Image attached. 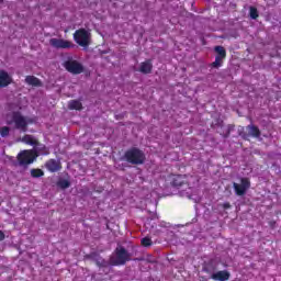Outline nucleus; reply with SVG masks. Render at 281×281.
<instances>
[{"instance_id": "nucleus-11", "label": "nucleus", "mask_w": 281, "mask_h": 281, "mask_svg": "<svg viewBox=\"0 0 281 281\" xmlns=\"http://www.w3.org/2000/svg\"><path fill=\"white\" fill-rule=\"evenodd\" d=\"M217 266H216V261H214V259H210L209 261H205L202 266V271L204 273H209L212 276V273H216Z\"/></svg>"}, {"instance_id": "nucleus-3", "label": "nucleus", "mask_w": 281, "mask_h": 281, "mask_svg": "<svg viewBox=\"0 0 281 281\" xmlns=\"http://www.w3.org/2000/svg\"><path fill=\"white\" fill-rule=\"evenodd\" d=\"M7 124H9V126L14 124L18 131H21L22 133H27V120L25 119V116L21 115V112L19 111L12 112L11 120H9Z\"/></svg>"}, {"instance_id": "nucleus-30", "label": "nucleus", "mask_w": 281, "mask_h": 281, "mask_svg": "<svg viewBox=\"0 0 281 281\" xmlns=\"http://www.w3.org/2000/svg\"><path fill=\"white\" fill-rule=\"evenodd\" d=\"M269 226L271 227V229H276V221H270Z\"/></svg>"}, {"instance_id": "nucleus-18", "label": "nucleus", "mask_w": 281, "mask_h": 281, "mask_svg": "<svg viewBox=\"0 0 281 281\" xmlns=\"http://www.w3.org/2000/svg\"><path fill=\"white\" fill-rule=\"evenodd\" d=\"M68 109H70V111H82V102L79 100H71L68 103Z\"/></svg>"}, {"instance_id": "nucleus-23", "label": "nucleus", "mask_w": 281, "mask_h": 281, "mask_svg": "<svg viewBox=\"0 0 281 281\" xmlns=\"http://www.w3.org/2000/svg\"><path fill=\"white\" fill-rule=\"evenodd\" d=\"M140 245L143 247H150L153 245V239H150V237H144L142 240H140Z\"/></svg>"}, {"instance_id": "nucleus-24", "label": "nucleus", "mask_w": 281, "mask_h": 281, "mask_svg": "<svg viewBox=\"0 0 281 281\" xmlns=\"http://www.w3.org/2000/svg\"><path fill=\"white\" fill-rule=\"evenodd\" d=\"M0 135L1 137H8V135H10V127L8 126L0 127Z\"/></svg>"}, {"instance_id": "nucleus-6", "label": "nucleus", "mask_w": 281, "mask_h": 281, "mask_svg": "<svg viewBox=\"0 0 281 281\" xmlns=\"http://www.w3.org/2000/svg\"><path fill=\"white\" fill-rule=\"evenodd\" d=\"M36 157H38L36 150L25 149L19 153L18 161L20 166H30V164H34Z\"/></svg>"}, {"instance_id": "nucleus-16", "label": "nucleus", "mask_w": 281, "mask_h": 281, "mask_svg": "<svg viewBox=\"0 0 281 281\" xmlns=\"http://www.w3.org/2000/svg\"><path fill=\"white\" fill-rule=\"evenodd\" d=\"M21 142H23L24 144H27L29 146H38L40 143L36 138H34V136L30 135V134H25L22 138Z\"/></svg>"}, {"instance_id": "nucleus-27", "label": "nucleus", "mask_w": 281, "mask_h": 281, "mask_svg": "<svg viewBox=\"0 0 281 281\" xmlns=\"http://www.w3.org/2000/svg\"><path fill=\"white\" fill-rule=\"evenodd\" d=\"M40 153L42 155H49V149L45 145H42V148L40 149Z\"/></svg>"}, {"instance_id": "nucleus-19", "label": "nucleus", "mask_w": 281, "mask_h": 281, "mask_svg": "<svg viewBox=\"0 0 281 281\" xmlns=\"http://www.w3.org/2000/svg\"><path fill=\"white\" fill-rule=\"evenodd\" d=\"M214 52L216 53L217 58H227V50L223 46H215Z\"/></svg>"}, {"instance_id": "nucleus-13", "label": "nucleus", "mask_w": 281, "mask_h": 281, "mask_svg": "<svg viewBox=\"0 0 281 281\" xmlns=\"http://www.w3.org/2000/svg\"><path fill=\"white\" fill-rule=\"evenodd\" d=\"M12 85V77L5 70H0V87L5 88Z\"/></svg>"}, {"instance_id": "nucleus-9", "label": "nucleus", "mask_w": 281, "mask_h": 281, "mask_svg": "<svg viewBox=\"0 0 281 281\" xmlns=\"http://www.w3.org/2000/svg\"><path fill=\"white\" fill-rule=\"evenodd\" d=\"M186 183H188V175H176L172 177V188H181V186H186Z\"/></svg>"}, {"instance_id": "nucleus-5", "label": "nucleus", "mask_w": 281, "mask_h": 281, "mask_svg": "<svg viewBox=\"0 0 281 281\" xmlns=\"http://www.w3.org/2000/svg\"><path fill=\"white\" fill-rule=\"evenodd\" d=\"M64 68L68 74H72V76H80V74H85V66L74 58H68L64 61Z\"/></svg>"}, {"instance_id": "nucleus-31", "label": "nucleus", "mask_w": 281, "mask_h": 281, "mask_svg": "<svg viewBox=\"0 0 281 281\" xmlns=\"http://www.w3.org/2000/svg\"><path fill=\"white\" fill-rule=\"evenodd\" d=\"M5 240V234L0 229V241Z\"/></svg>"}, {"instance_id": "nucleus-29", "label": "nucleus", "mask_w": 281, "mask_h": 281, "mask_svg": "<svg viewBox=\"0 0 281 281\" xmlns=\"http://www.w3.org/2000/svg\"><path fill=\"white\" fill-rule=\"evenodd\" d=\"M222 207H223L224 210H229V207H232V204H229V202H225V203L222 205Z\"/></svg>"}, {"instance_id": "nucleus-21", "label": "nucleus", "mask_w": 281, "mask_h": 281, "mask_svg": "<svg viewBox=\"0 0 281 281\" xmlns=\"http://www.w3.org/2000/svg\"><path fill=\"white\" fill-rule=\"evenodd\" d=\"M44 176L45 172L42 169H31V177H33V179H38Z\"/></svg>"}, {"instance_id": "nucleus-25", "label": "nucleus", "mask_w": 281, "mask_h": 281, "mask_svg": "<svg viewBox=\"0 0 281 281\" xmlns=\"http://www.w3.org/2000/svg\"><path fill=\"white\" fill-rule=\"evenodd\" d=\"M109 265H111L110 261H106L104 259L97 260V267H109Z\"/></svg>"}, {"instance_id": "nucleus-12", "label": "nucleus", "mask_w": 281, "mask_h": 281, "mask_svg": "<svg viewBox=\"0 0 281 281\" xmlns=\"http://www.w3.org/2000/svg\"><path fill=\"white\" fill-rule=\"evenodd\" d=\"M45 168L49 172H58V170H60L63 168V166L60 165V162L58 160L49 159V160L46 161Z\"/></svg>"}, {"instance_id": "nucleus-2", "label": "nucleus", "mask_w": 281, "mask_h": 281, "mask_svg": "<svg viewBox=\"0 0 281 281\" xmlns=\"http://www.w3.org/2000/svg\"><path fill=\"white\" fill-rule=\"evenodd\" d=\"M127 262H131V252H128V250L122 246L116 247L114 255L110 257L111 267H122Z\"/></svg>"}, {"instance_id": "nucleus-10", "label": "nucleus", "mask_w": 281, "mask_h": 281, "mask_svg": "<svg viewBox=\"0 0 281 281\" xmlns=\"http://www.w3.org/2000/svg\"><path fill=\"white\" fill-rule=\"evenodd\" d=\"M231 277H232V274L229 273V271L220 270V271L211 274V280L227 281V280H229Z\"/></svg>"}, {"instance_id": "nucleus-22", "label": "nucleus", "mask_w": 281, "mask_h": 281, "mask_svg": "<svg viewBox=\"0 0 281 281\" xmlns=\"http://www.w3.org/2000/svg\"><path fill=\"white\" fill-rule=\"evenodd\" d=\"M249 15H250V19H258L259 14H258V9L256 7H250L249 9Z\"/></svg>"}, {"instance_id": "nucleus-32", "label": "nucleus", "mask_w": 281, "mask_h": 281, "mask_svg": "<svg viewBox=\"0 0 281 281\" xmlns=\"http://www.w3.org/2000/svg\"><path fill=\"white\" fill-rule=\"evenodd\" d=\"M200 281H207V278H205V277H200Z\"/></svg>"}, {"instance_id": "nucleus-7", "label": "nucleus", "mask_w": 281, "mask_h": 281, "mask_svg": "<svg viewBox=\"0 0 281 281\" xmlns=\"http://www.w3.org/2000/svg\"><path fill=\"white\" fill-rule=\"evenodd\" d=\"M233 188L237 196H245L247 190L251 188V181L249 178H240V183L234 182Z\"/></svg>"}, {"instance_id": "nucleus-1", "label": "nucleus", "mask_w": 281, "mask_h": 281, "mask_svg": "<svg viewBox=\"0 0 281 281\" xmlns=\"http://www.w3.org/2000/svg\"><path fill=\"white\" fill-rule=\"evenodd\" d=\"M122 160L132 164V166H142L146 161V154L137 147H132L124 153Z\"/></svg>"}, {"instance_id": "nucleus-33", "label": "nucleus", "mask_w": 281, "mask_h": 281, "mask_svg": "<svg viewBox=\"0 0 281 281\" xmlns=\"http://www.w3.org/2000/svg\"><path fill=\"white\" fill-rule=\"evenodd\" d=\"M0 3H3V0H0Z\"/></svg>"}, {"instance_id": "nucleus-4", "label": "nucleus", "mask_w": 281, "mask_h": 281, "mask_svg": "<svg viewBox=\"0 0 281 281\" xmlns=\"http://www.w3.org/2000/svg\"><path fill=\"white\" fill-rule=\"evenodd\" d=\"M74 41L80 47H89L91 45V32L87 29H78L74 33Z\"/></svg>"}, {"instance_id": "nucleus-26", "label": "nucleus", "mask_w": 281, "mask_h": 281, "mask_svg": "<svg viewBox=\"0 0 281 281\" xmlns=\"http://www.w3.org/2000/svg\"><path fill=\"white\" fill-rule=\"evenodd\" d=\"M59 186L63 188V190H67L71 183L68 180H61L59 181Z\"/></svg>"}, {"instance_id": "nucleus-15", "label": "nucleus", "mask_w": 281, "mask_h": 281, "mask_svg": "<svg viewBox=\"0 0 281 281\" xmlns=\"http://www.w3.org/2000/svg\"><path fill=\"white\" fill-rule=\"evenodd\" d=\"M25 82L31 87H43V81H41V79L36 78L35 76H26Z\"/></svg>"}, {"instance_id": "nucleus-17", "label": "nucleus", "mask_w": 281, "mask_h": 281, "mask_svg": "<svg viewBox=\"0 0 281 281\" xmlns=\"http://www.w3.org/2000/svg\"><path fill=\"white\" fill-rule=\"evenodd\" d=\"M247 131L251 137L258 138L261 135L260 128L254 124L247 125Z\"/></svg>"}, {"instance_id": "nucleus-8", "label": "nucleus", "mask_w": 281, "mask_h": 281, "mask_svg": "<svg viewBox=\"0 0 281 281\" xmlns=\"http://www.w3.org/2000/svg\"><path fill=\"white\" fill-rule=\"evenodd\" d=\"M49 44L56 49H74L76 47L71 41L63 38H50Z\"/></svg>"}, {"instance_id": "nucleus-20", "label": "nucleus", "mask_w": 281, "mask_h": 281, "mask_svg": "<svg viewBox=\"0 0 281 281\" xmlns=\"http://www.w3.org/2000/svg\"><path fill=\"white\" fill-rule=\"evenodd\" d=\"M223 60H225V57H216L215 56V60L211 64V67L213 69H218V68L223 67Z\"/></svg>"}, {"instance_id": "nucleus-28", "label": "nucleus", "mask_w": 281, "mask_h": 281, "mask_svg": "<svg viewBox=\"0 0 281 281\" xmlns=\"http://www.w3.org/2000/svg\"><path fill=\"white\" fill-rule=\"evenodd\" d=\"M231 133H232V128L228 127L226 133L223 134L224 139H227V137H229Z\"/></svg>"}, {"instance_id": "nucleus-14", "label": "nucleus", "mask_w": 281, "mask_h": 281, "mask_svg": "<svg viewBox=\"0 0 281 281\" xmlns=\"http://www.w3.org/2000/svg\"><path fill=\"white\" fill-rule=\"evenodd\" d=\"M139 71L140 74H145V75L153 74V60L147 59L140 63Z\"/></svg>"}]
</instances>
